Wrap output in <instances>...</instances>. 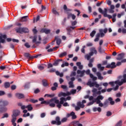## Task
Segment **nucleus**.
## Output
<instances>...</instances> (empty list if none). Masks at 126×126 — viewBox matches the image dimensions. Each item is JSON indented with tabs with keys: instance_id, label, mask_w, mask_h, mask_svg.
<instances>
[{
	"instance_id": "obj_1",
	"label": "nucleus",
	"mask_w": 126,
	"mask_h": 126,
	"mask_svg": "<svg viewBox=\"0 0 126 126\" xmlns=\"http://www.w3.org/2000/svg\"><path fill=\"white\" fill-rule=\"evenodd\" d=\"M99 33H98L95 35V38L94 39V42H98L99 41V38L101 37V38H103L104 36H105V34L108 32V29L105 28L104 30L99 29ZM103 32L104 33H103Z\"/></svg>"
},
{
	"instance_id": "obj_2",
	"label": "nucleus",
	"mask_w": 126,
	"mask_h": 126,
	"mask_svg": "<svg viewBox=\"0 0 126 126\" xmlns=\"http://www.w3.org/2000/svg\"><path fill=\"white\" fill-rule=\"evenodd\" d=\"M64 97H61L60 98V101L59 99H57V98H54V101L55 104H57V107L59 109H61L62 108V105H63L64 103Z\"/></svg>"
},
{
	"instance_id": "obj_3",
	"label": "nucleus",
	"mask_w": 126,
	"mask_h": 126,
	"mask_svg": "<svg viewBox=\"0 0 126 126\" xmlns=\"http://www.w3.org/2000/svg\"><path fill=\"white\" fill-rule=\"evenodd\" d=\"M98 11L99 13H101V14L103 15L104 17H108L109 19H111L112 18V16L111 15H108L107 13L108 12V9L105 8L104 11L102 8H99Z\"/></svg>"
},
{
	"instance_id": "obj_4",
	"label": "nucleus",
	"mask_w": 126,
	"mask_h": 126,
	"mask_svg": "<svg viewBox=\"0 0 126 126\" xmlns=\"http://www.w3.org/2000/svg\"><path fill=\"white\" fill-rule=\"evenodd\" d=\"M109 101H110V105H115V101L113 100V98L110 97L108 98V99H106L104 103H103V106L104 107H108V104H109Z\"/></svg>"
},
{
	"instance_id": "obj_5",
	"label": "nucleus",
	"mask_w": 126,
	"mask_h": 126,
	"mask_svg": "<svg viewBox=\"0 0 126 126\" xmlns=\"http://www.w3.org/2000/svg\"><path fill=\"white\" fill-rule=\"evenodd\" d=\"M51 124L52 125H56V126H61L62 125V122L61 121V118L60 117H56V120L52 121L51 122Z\"/></svg>"
},
{
	"instance_id": "obj_6",
	"label": "nucleus",
	"mask_w": 126,
	"mask_h": 126,
	"mask_svg": "<svg viewBox=\"0 0 126 126\" xmlns=\"http://www.w3.org/2000/svg\"><path fill=\"white\" fill-rule=\"evenodd\" d=\"M85 107V105L84 104H82L81 103V102L79 101L77 103V106L75 107V111H79L80 110V108H83Z\"/></svg>"
},
{
	"instance_id": "obj_7",
	"label": "nucleus",
	"mask_w": 126,
	"mask_h": 126,
	"mask_svg": "<svg viewBox=\"0 0 126 126\" xmlns=\"http://www.w3.org/2000/svg\"><path fill=\"white\" fill-rule=\"evenodd\" d=\"M86 74H87V75H90V78H92V79L94 81H95V80H97V77H94L93 74L90 73V70L88 69L86 71Z\"/></svg>"
},
{
	"instance_id": "obj_8",
	"label": "nucleus",
	"mask_w": 126,
	"mask_h": 126,
	"mask_svg": "<svg viewBox=\"0 0 126 126\" xmlns=\"http://www.w3.org/2000/svg\"><path fill=\"white\" fill-rule=\"evenodd\" d=\"M8 105V101L4 100L3 99H0V107H5Z\"/></svg>"
},
{
	"instance_id": "obj_9",
	"label": "nucleus",
	"mask_w": 126,
	"mask_h": 126,
	"mask_svg": "<svg viewBox=\"0 0 126 126\" xmlns=\"http://www.w3.org/2000/svg\"><path fill=\"white\" fill-rule=\"evenodd\" d=\"M106 68H116L117 65H116V63L112 62L111 64L106 65Z\"/></svg>"
},
{
	"instance_id": "obj_10",
	"label": "nucleus",
	"mask_w": 126,
	"mask_h": 126,
	"mask_svg": "<svg viewBox=\"0 0 126 126\" xmlns=\"http://www.w3.org/2000/svg\"><path fill=\"white\" fill-rule=\"evenodd\" d=\"M20 115V111L19 110H14L13 111V114L12 115V116H14V117H18V116Z\"/></svg>"
},
{
	"instance_id": "obj_11",
	"label": "nucleus",
	"mask_w": 126,
	"mask_h": 126,
	"mask_svg": "<svg viewBox=\"0 0 126 126\" xmlns=\"http://www.w3.org/2000/svg\"><path fill=\"white\" fill-rule=\"evenodd\" d=\"M53 101H54V98H52L50 100H44L43 101H42L40 104L41 105H44V104H45L46 105H49V104H51Z\"/></svg>"
},
{
	"instance_id": "obj_12",
	"label": "nucleus",
	"mask_w": 126,
	"mask_h": 126,
	"mask_svg": "<svg viewBox=\"0 0 126 126\" xmlns=\"http://www.w3.org/2000/svg\"><path fill=\"white\" fill-rule=\"evenodd\" d=\"M15 96L16 98H17L18 99H23V98L25 97V96L23 94H20V93H16L15 94Z\"/></svg>"
},
{
	"instance_id": "obj_13",
	"label": "nucleus",
	"mask_w": 126,
	"mask_h": 126,
	"mask_svg": "<svg viewBox=\"0 0 126 126\" xmlns=\"http://www.w3.org/2000/svg\"><path fill=\"white\" fill-rule=\"evenodd\" d=\"M77 74H80V77H83L84 76V73H85V70H83L81 71L80 70H77Z\"/></svg>"
},
{
	"instance_id": "obj_14",
	"label": "nucleus",
	"mask_w": 126,
	"mask_h": 126,
	"mask_svg": "<svg viewBox=\"0 0 126 126\" xmlns=\"http://www.w3.org/2000/svg\"><path fill=\"white\" fill-rule=\"evenodd\" d=\"M125 58V54L121 53L118 55V57L117 58V61H122Z\"/></svg>"
},
{
	"instance_id": "obj_15",
	"label": "nucleus",
	"mask_w": 126,
	"mask_h": 126,
	"mask_svg": "<svg viewBox=\"0 0 126 126\" xmlns=\"http://www.w3.org/2000/svg\"><path fill=\"white\" fill-rule=\"evenodd\" d=\"M75 28H76V27L68 26L66 28V30L67 32H71L72 30H74Z\"/></svg>"
},
{
	"instance_id": "obj_16",
	"label": "nucleus",
	"mask_w": 126,
	"mask_h": 126,
	"mask_svg": "<svg viewBox=\"0 0 126 126\" xmlns=\"http://www.w3.org/2000/svg\"><path fill=\"white\" fill-rule=\"evenodd\" d=\"M32 43H35L36 45H38V44H41V41H37V35H35L33 37L32 39Z\"/></svg>"
},
{
	"instance_id": "obj_17",
	"label": "nucleus",
	"mask_w": 126,
	"mask_h": 126,
	"mask_svg": "<svg viewBox=\"0 0 126 126\" xmlns=\"http://www.w3.org/2000/svg\"><path fill=\"white\" fill-rule=\"evenodd\" d=\"M55 40L56 41L57 45H58V46H60V45H61V43H62V39L59 38V36H56Z\"/></svg>"
},
{
	"instance_id": "obj_18",
	"label": "nucleus",
	"mask_w": 126,
	"mask_h": 126,
	"mask_svg": "<svg viewBox=\"0 0 126 126\" xmlns=\"http://www.w3.org/2000/svg\"><path fill=\"white\" fill-rule=\"evenodd\" d=\"M87 85H89L90 87H94L95 84H96V82H92L91 81H89L87 83Z\"/></svg>"
},
{
	"instance_id": "obj_19",
	"label": "nucleus",
	"mask_w": 126,
	"mask_h": 126,
	"mask_svg": "<svg viewBox=\"0 0 126 126\" xmlns=\"http://www.w3.org/2000/svg\"><path fill=\"white\" fill-rule=\"evenodd\" d=\"M63 9L65 13H68V12L71 10V9L67 8V6L65 4L63 5Z\"/></svg>"
},
{
	"instance_id": "obj_20",
	"label": "nucleus",
	"mask_w": 126,
	"mask_h": 126,
	"mask_svg": "<svg viewBox=\"0 0 126 126\" xmlns=\"http://www.w3.org/2000/svg\"><path fill=\"white\" fill-rule=\"evenodd\" d=\"M7 111V108L5 106L0 107V113H4V112H6Z\"/></svg>"
},
{
	"instance_id": "obj_21",
	"label": "nucleus",
	"mask_w": 126,
	"mask_h": 126,
	"mask_svg": "<svg viewBox=\"0 0 126 126\" xmlns=\"http://www.w3.org/2000/svg\"><path fill=\"white\" fill-rule=\"evenodd\" d=\"M96 75L98 77V79H99L100 80H103V79H104V77L101 76L100 72H96Z\"/></svg>"
},
{
	"instance_id": "obj_22",
	"label": "nucleus",
	"mask_w": 126,
	"mask_h": 126,
	"mask_svg": "<svg viewBox=\"0 0 126 126\" xmlns=\"http://www.w3.org/2000/svg\"><path fill=\"white\" fill-rule=\"evenodd\" d=\"M27 17H28V16L22 17L20 20V22H26L27 21Z\"/></svg>"
},
{
	"instance_id": "obj_23",
	"label": "nucleus",
	"mask_w": 126,
	"mask_h": 126,
	"mask_svg": "<svg viewBox=\"0 0 126 126\" xmlns=\"http://www.w3.org/2000/svg\"><path fill=\"white\" fill-rule=\"evenodd\" d=\"M42 85L44 86V87H47L48 86L49 84H48V81L46 79H43L42 80Z\"/></svg>"
},
{
	"instance_id": "obj_24",
	"label": "nucleus",
	"mask_w": 126,
	"mask_h": 126,
	"mask_svg": "<svg viewBox=\"0 0 126 126\" xmlns=\"http://www.w3.org/2000/svg\"><path fill=\"white\" fill-rule=\"evenodd\" d=\"M94 112H99V113H101L102 111V109L100 107H94L93 109Z\"/></svg>"
},
{
	"instance_id": "obj_25",
	"label": "nucleus",
	"mask_w": 126,
	"mask_h": 126,
	"mask_svg": "<svg viewBox=\"0 0 126 126\" xmlns=\"http://www.w3.org/2000/svg\"><path fill=\"white\" fill-rule=\"evenodd\" d=\"M4 88H6V89H7V88H9L10 87V83L8 82H6L4 84Z\"/></svg>"
},
{
	"instance_id": "obj_26",
	"label": "nucleus",
	"mask_w": 126,
	"mask_h": 126,
	"mask_svg": "<svg viewBox=\"0 0 126 126\" xmlns=\"http://www.w3.org/2000/svg\"><path fill=\"white\" fill-rule=\"evenodd\" d=\"M24 57L27 58L28 59H29L30 60H32V56H31V55L29 53H25L24 54Z\"/></svg>"
},
{
	"instance_id": "obj_27",
	"label": "nucleus",
	"mask_w": 126,
	"mask_h": 126,
	"mask_svg": "<svg viewBox=\"0 0 126 126\" xmlns=\"http://www.w3.org/2000/svg\"><path fill=\"white\" fill-rule=\"evenodd\" d=\"M76 65L78 66L79 69H83V66L81 65V63L80 62H77L76 63Z\"/></svg>"
},
{
	"instance_id": "obj_28",
	"label": "nucleus",
	"mask_w": 126,
	"mask_h": 126,
	"mask_svg": "<svg viewBox=\"0 0 126 126\" xmlns=\"http://www.w3.org/2000/svg\"><path fill=\"white\" fill-rule=\"evenodd\" d=\"M98 52H99V53H100V54H104V53H105V50L102 49L101 46H99L98 47Z\"/></svg>"
},
{
	"instance_id": "obj_29",
	"label": "nucleus",
	"mask_w": 126,
	"mask_h": 126,
	"mask_svg": "<svg viewBox=\"0 0 126 126\" xmlns=\"http://www.w3.org/2000/svg\"><path fill=\"white\" fill-rule=\"evenodd\" d=\"M79 124V121H74L71 123V125L72 126H76L77 125Z\"/></svg>"
},
{
	"instance_id": "obj_30",
	"label": "nucleus",
	"mask_w": 126,
	"mask_h": 126,
	"mask_svg": "<svg viewBox=\"0 0 126 126\" xmlns=\"http://www.w3.org/2000/svg\"><path fill=\"white\" fill-rule=\"evenodd\" d=\"M17 33H22L23 32V28H19L16 30Z\"/></svg>"
},
{
	"instance_id": "obj_31",
	"label": "nucleus",
	"mask_w": 126,
	"mask_h": 126,
	"mask_svg": "<svg viewBox=\"0 0 126 126\" xmlns=\"http://www.w3.org/2000/svg\"><path fill=\"white\" fill-rule=\"evenodd\" d=\"M116 17H117V13L114 14L112 15V16H111V17H112V18H111L110 19H112V21H113V22H115V21H116Z\"/></svg>"
},
{
	"instance_id": "obj_32",
	"label": "nucleus",
	"mask_w": 126,
	"mask_h": 126,
	"mask_svg": "<svg viewBox=\"0 0 126 126\" xmlns=\"http://www.w3.org/2000/svg\"><path fill=\"white\" fill-rule=\"evenodd\" d=\"M90 51L91 52H93V53H94V54L95 55H97V50H96V49L95 48V47H92L90 49Z\"/></svg>"
},
{
	"instance_id": "obj_33",
	"label": "nucleus",
	"mask_w": 126,
	"mask_h": 126,
	"mask_svg": "<svg viewBox=\"0 0 126 126\" xmlns=\"http://www.w3.org/2000/svg\"><path fill=\"white\" fill-rule=\"evenodd\" d=\"M5 42V40L3 39H2L1 36H0V49H1L2 48V46H1V44L0 43H4Z\"/></svg>"
},
{
	"instance_id": "obj_34",
	"label": "nucleus",
	"mask_w": 126,
	"mask_h": 126,
	"mask_svg": "<svg viewBox=\"0 0 126 126\" xmlns=\"http://www.w3.org/2000/svg\"><path fill=\"white\" fill-rule=\"evenodd\" d=\"M67 55L66 52H63L59 55V58H63V57H65Z\"/></svg>"
},
{
	"instance_id": "obj_35",
	"label": "nucleus",
	"mask_w": 126,
	"mask_h": 126,
	"mask_svg": "<svg viewBox=\"0 0 126 126\" xmlns=\"http://www.w3.org/2000/svg\"><path fill=\"white\" fill-rule=\"evenodd\" d=\"M69 88H74V85H73V82H69Z\"/></svg>"
},
{
	"instance_id": "obj_36",
	"label": "nucleus",
	"mask_w": 126,
	"mask_h": 126,
	"mask_svg": "<svg viewBox=\"0 0 126 126\" xmlns=\"http://www.w3.org/2000/svg\"><path fill=\"white\" fill-rule=\"evenodd\" d=\"M26 108L28 109V111H32V110H33V107H32V105L31 104L27 106Z\"/></svg>"
},
{
	"instance_id": "obj_37",
	"label": "nucleus",
	"mask_w": 126,
	"mask_h": 126,
	"mask_svg": "<svg viewBox=\"0 0 126 126\" xmlns=\"http://www.w3.org/2000/svg\"><path fill=\"white\" fill-rule=\"evenodd\" d=\"M115 84H118V85H119V86H121V85H123V84H124V83H123V82L122 81L120 82L119 80L116 81L115 82Z\"/></svg>"
},
{
	"instance_id": "obj_38",
	"label": "nucleus",
	"mask_w": 126,
	"mask_h": 126,
	"mask_svg": "<svg viewBox=\"0 0 126 126\" xmlns=\"http://www.w3.org/2000/svg\"><path fill=\"white\" fill-rule=\"evenodd\" d=\"M59 97H62V96H63V97H65L66 96V94L65 93L61 92L58 94Z\"/></svg>"
},
{
	"instance_id": "obj_39",
	"label": "nucleus",
	"mask_w": 126,
	"mask_h": 126,
	"mask_svg": "<svg viewBox=\"0 0 126 126\" xmlns=\"http://www.w3.org/2000/svg\"><path fill=\"white\" fill-rule=\"evenodd\" d=\"M16 120H17V117L12 115L11 123H15V122H16Z\"/></svg>"
},
{
	"instance_id": "obj_40",
	"label": "nucleus",
	"mask_w": 126,
	"mask_h": 126,
	"mask_svg": "<svg viewBox=\"0 0 126 126\" xmlns=\"http://www.w3.org/2000/svg\"><path fill=\"white\" fill-rule=\"evenodd\" d=\"M101 64H97V68H99L100 70H104V69L105 68V67L104 66H101Z\"/></svg>"
},
{
	"instance_id": "obj_41",
	"label": "nucleus",
	"mask_w": 126,
	"mask_h": 126,
	"mask_svg": "<svg viewBox=\"0 0 126 126\" xmlns=\"http://www.w3.org/2000/svg\"><path fill=\"white\" fill-rule=\"evenodd\" d=\"M96 34V31H93L92 32L90 33V36L92 37V38H93L94 36H95V34Z\"/></svg>"
},
{
	"instance_id": "obj_42",
	"label": "nucleus",
	"mask_w": 126,
	"mask_h": 126,
	"mask_svg": "<svg viewBox=\"0 0 126 126\" xmlns=\"http://www.w3.org/2000/svg\"><path fill=\"white\" fill-rule=\"evenodd\" d=\"M30 102H31V103H33V104H35V103H37V102H38V100L31 98L30 100Z\"/></svg>"
},
{
	"instance_id": "obj_43",
	"label": "nucleus",
	"mask_w": 126,
	"mask_h": 126,
	"mask_svg": "<svg viewBox=\"0 0 126 126\" xmlns=\"http://www.w3.org/2000/svg\"><path fill=\"white\" fill-rule=\"evenodd\" d=\"M44 97H50V98H53V97H55V94H46L44 95Z\"/></svg>"
},
{
	"instance_id": "obj_44",
	"label": "nucleus",
	"mask_w": 126,
	"mask_h": 126,
	"mask_svg": "<svg viewBox=\"0 0 126 126\" xmlns=\"http://www.w3.org/2000/svg\"><path fill=\"white\" fill-rule=\"evenodd\" d=\"M52 12L54 14H55V15H60V14H59V12L56 10V9H53Z\"/></svg>"
},
{
	"instance_id": "obj_45",
	"label": "nucleus",
	"mask_w": 126,
	"mask_h": 126,
	"mask_svg": "<svg viewBox=\"0 0 126 126\" xmlns=\"http://www.w3.org/2000/svg\"><path fill=\"white\" fill-rule=\"evenodd\" d=\"M23 32L24 33H28V32H29V30L26 28H23Z\"/></svg>"
},
{
	"instance_id": "obj_46",
	"label": "nucleus",
	"mask_w": 126,
	"mask_h": 126,
	"mask_svg": "<svg viewBox=\"0 0 126 126\" xmlns=\"http://www.w3.org/2000/svg\"><path fill=\"white\" fill-rule=\"evenodd\" d=\"M69 64L67 62H65L64 63L62 64L61 66L62 67H64L65 66H68Z\"/></svg>"
},
{
	"instance_id": "obj_47",
	"label": "nucleus",
	"mask_w": 126,
	"mask_h": 126,
	"mask_svg": "<svg viewBox=\"0 0 126 126\" xmlns=\"http://www.w3.org/2000/svg\"><path fill=\"white\" fill-rule=\"evenodd\" d=\"M53 65H54V66H57V65H59V61L58 60H56L54 63L53 64Z\"/></svg>"
},
{
	"instance_id": "obj_48",
	"label": "nucleus",
	"mask_w": 126,
	"mask_h": 126,
	"mask_svg": "<svg viewBox=\"0 0 126 126\" xmlns=\"http://www.w3.org/2000/svg\"><path fill=\"white\" fill-rule=\"evenodd\" d=\"M96 99H97L98 100H103V99H104V96L99 95L98 96H97V97L96 98Z\"/></svg>"
},
{
	"instance_id": "obj_49",
	"label": "nucleus",
	"mask_w": 126,
	"mask_h": 126,
	"mask_svg": "<svg viewBox=\"0 0 126 126\" xmlns=\"http://www.w3.org/2000/svg\"><path fill=\"white\" fill-rule=\"evenodd\" d=\"M85 45L83 46L82 47V48L81 49V52L83 53V54H85Z\"/></svg>"
},
{
	"instance_id": "obj_50",
	"label": "nucleus",
	"mask_w": 126,
	"mask_h": 126,
	"mask_svg": "<svg viewBox=\"0 0 126 126\" xmlns=\"http://www.w3.org/2000/svg\"><path fill=\"white\" fill-rule=\"evenodd\" d=\"M77 24V22L76 21L71 22V25L72 27H74L73 26H75Z\"/></svg>"
},
{
	"instance_id": "obj_51",
	"label": "nucleus",
	"mask_w": 126,
	"mask_h": 126,
	"mask_svg": "<svg viewBox=\"0 0 126 126\" xmlns=\"http://www.w3.org/2000/svg\"><path fill=\"white\" fill-rule=\"evenodd\" d=\"M44 33H45V34H50V33H51V30L45 29Z\"/></svg>"
},
{
	"instance_id": "obj_52",
	"label": "nucleus",
	"mask_w": 126,
	"mask_h": 126,
	"mask_svg": "<svg viewBox=\"0 0 126 126\" xmlns=\"http://www.w3.org/2000/svg\"><path fill=\"white\" fill-rule=\"evenodd\" d=\"M122 124H123V121H122V120H120L119 122H118L116 126H122Z\"/></svg>"
},
{
	"instance_id": "obj_53",
	"label": "nucleus",
	"mask_w": 126,
	"mask_h": 126,
	"mask_svg": "<svg viewBox=\"0 0 126 126\" xmlns=\"http://www.w3.org/2000/svg\"><path fill=\"white\" fill-rule=\"evenodd\" d=\"M76 75V72L73 71L71 73L70 76V77H72V76H75Z\"/></svg>"
},
{
	"instance_id": "obj_54",
	"label": "nucleus",
	"mask_w": 126,
	"mask_h": 126,
	"mask_svg": "<svg viewBox=\"0 0 126 126\" xmlns=\"http://www.w3.org/2000/svg\"><path fill=\"white\" fill-rule=\"evenodd\" d=\"M85 58L87 59V61H89L91 59V56L89 55H86L85 56Z\"/></svg>"
},
{
	"instance_id": "obj_55",
	"label": "nucleus",
	"mask_w": 126,
	"mask_h": 126,
	"mask_svg": "<svg viewBox=\"0 0 126 126\" xmlns=\"http://www.w3.org/2000/svg\"><path fill=\"white\" fill-rule=\"evenodd\" d=\"M30 85V82H28L25 84V88H28L29 85Z\"/></svg>"
},
{
	"instance_id": "obj_56",
	"label": "nucleus",
	"mask_w": 126,
	"mask_h": 126,
	"mask_svg": "<svg viewBox=\"0 0 126 126\" xmlns=\"http://www.w3.org/2000/svg\"><path fill=\"white\" fill-rule=\"evenodd\" d=\"M4 118H8V114L5 113L3 116L1 117V119H4Z\"/></svg>"
},
{
	"instance_id": "obj_57",
	"label": "nucleus",
	"mask_w": 126,
	"mask_h": 126,
	"mask_svg": "<svg viewBox=\"0 0 126 126\" xmlns=\"http://www.w3.org/2000/svg\"><path fill=\"white\" fill-rule=\"evenodd\" d=\"M24 45H25V46H26L27 48V49H29V48H30V47H31V46H30V45H29V43L28 42H26Z\"/></svg>"
},
{
	"instance_id": "obj_58",
	"label": "nucleus",
	"mask_w": 126,
	"mask_h": 126,
	"mask_svg": "<svg viewBox=\"0 0 126 126\" xmlns=\"http://www.w3.org/2000/svg\"><path fill=\"white\" fill-rule=\"evenodd\" d=\"M67 121V118H63L61 120V123H65Z\"/></svg>"
},
{
	"instance_id": "obj_59",
	"label": "nucleus",
	"mask_w": 126,
	"mask_h": 126,
	"mask_svg": "<svg viewBox=\"0 0 126 126\" xmlns=\"http://www.w3.org/2000/svg\"><path fill=\"white\" fill-rule=\"evenodd\" d=\"M0 37H1L2 39V38H3V39H6V34L2 35V33H0Z\"/></svg>"
},
{
	"instance_id": "obj_60",
	"label": "nucleus",
	"mask_w": 126,
	"mask_h": 126,
	"mask_svg": "<svg viewBox=\"0 0 126 126\" xmlns=\"http://www.w3.org/2000/svg\"><path fill=\"white\" fill-rule=\"evenodd\" d=\"M3 95H5V92L3 91H0V96H3Z\"/></svg>"
},
{
	"instance_id": "obj_61",
	"label": "nucleus",
	"mask_w": 126,
	"mask_h": 126,
	"mask_svg": "<svg viewBox=\"0 0 126 126\" xmlns=\"http://www.w3.org/2000/svg\"><path fill=\"white\" fill-rule=\"evenodd\" d=\"M71 94H75L76 93V90L72 89L70 91Z\"/></svg>"
},
{
	"instance_id": "obj_62",
	"label": "nucleus",
	"mask_w": 126,
	"mask_h": 126,
	"mask_svg": "<svg viewBox=\"0 0 126 126\" xmlns=\"http://www.w3.org/2000/svg\"><path fill=\"white\" fill-rule=\"evenodd\" d=\"M112 115V112L111 111H108L106 113L107 117H110Z\"/></svg>"
},
{
	"instance_id": "obj_63",
	"label": "nucleus",
	"mask_w": 126,
	"mask_h": 126,
	"mask_svg": "<svg viewBox=\"0 0 126 126\" xmlns=\"http://www.w3.org/2000/svg\"><path fill=\"white\" fill-rule=\"evenodd\" d=\"M11 90H15L16 89V86L13 85L11 87Z\"/></svg>"
},
{
	"instance_id": "obj_64",
	"label": "nucleus",
	"mask_w": 126,
	"mask_h": 126,
	"mask_svg": "<svg viewBox=\"0 0 126 126\" xmlns=\"http://www.w3.org/2000/svg\"><path fill=\"white\" fill-rule=\"evenodd\" d=\"M56 71V69L54 68H51L48 70V72H55Z\"/></svg>"
}]
</instances>
